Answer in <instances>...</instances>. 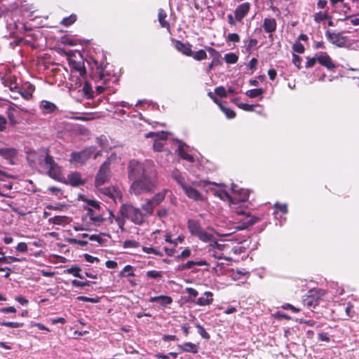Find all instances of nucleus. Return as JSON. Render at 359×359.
<instances>
[{
	"mask_svg": "<svg viewBox=\"0 0 359 359\" xmlns=\"http://www.w3.org/2000/svg\"><path fill=\"white\" fill-rule=\"evenodd\" d=\"M27 159L32 168L39 167L47 170L48 176L57 181L62 182L61 167L55 161L46 149L31 151L27 153Z\"/></svg>",
	"mask_w": 359,
	"mask_h": 359,
	"instance_id": "nucleus-1",
	"label": "nucleus"
},
{
	"mask_svg": "<svg viewBox=\"0 0 359 359\" xmlns=\"http://www.w3.org/2000/svg\"><path fill=\"white\" fill-rule=\"evenodd\" d=\"M156 170L147 171V175L136 179L130 185V191L135 195L152 192L156 187Z\"/></svg>",
	"mask_w": 359,
	"mask_h": 359,
	"instance_id": "nucleus-2",
	"label": "nucleus"
},
{
	"mask_svg": "<svg viewBox=\"0 0 359 359\" xmlns=\"http://www.w3.org/2000/svg\"><path fill=\"white\" fill-rule=\"evenodd\" d=\"M156 170L152 163L147 161L141 163L137 160L133 159L129 161L128 165V175L130 180H135L144 175H147V171Z\"/></svg>",
	"mask_w": 359,
	"mask_h": 359,
	"instance_id": "nucleus-3",
	"label": "nucleus"
},
{
	"mask_svg": "<svg viewBox=\"0 0 359 359\" xmlns=\"http://www.w3.org/2000/svg\"><path fill=\"white\" fill-rule=\"evenodd\" d=\"M119 212L121 216L130 219L135 224L142 225L144 222L145 214L131 204H123Z\"/></svg>",
	"mask_w": 359,
	"mask_h": 359,
	"instance_id": "nucleus-4",
	"label": "nucleus"
},
{
	"mask_svg": "<svg viewBox=\"0 0 359 359\" xmlns=\"http://www.w3.org/2000/svg\"><path fill=\"white\" fill-rule=\"evenodd\" d=\"M187 228L191 236L197 237L200 241L208 243L210 241L213 236L206 232L201 226L200 222L190 219L187 221Z\"/></svg>",
	"mask_w": 359,
	"mask_h": 359,
	"instance_id": "nucleus-5",
	"label": "nucleus"
},
{
	"mask_svg": "<svg viewBox=\"0 0 359 359\" xmlns=\"http://www.w3.org/2000/svg\"><path fill=\"white\" fill-rule=\"evenodd\" d=\"M110 164L111 160L107 158L100 167L95 179L96 187H99L109 181L111 176Z\"/></svg>",
	"mask_w": 359,
	"mask_h": 359,
	"instance_id": "nucleus-6",
	"label": "nucleus"
},
{
	"mask_svg": "<svg viewBox=\"0 0 359 359\" xmlns=\"http://www.w3.org/2000/svg\"><path fill=\"white\" fill-rule=\"evenodd\" d=\"M96 147H86L81 151L79 152H72L71 154V159L72 162H74L76 163H79L80 165L84 164L95 152Z\"/></svg>",
	"mask_w": 359,
	"mask_h": 359,
	"instance_id": "nucleus-7",
	"label": "nucleus"
},
{
	"mask_svg": "<svg viewBox=\"0 0 359 359\" xmlns=\"http://www.w3.org/2000/svg\"><path fill=\"white\" fill-rule=\"evenodd\" d=\"M324 292L321 290H311L303 298V304L309 309L316 308L319 304Z\"/></svg>",
	"mask_w": 359,
	"mask_h": 359,
	"instance_id": "nucleus-8",
	"label": "nucleus"
},
{
	"mask_svg": "<svg viewBox=\"0 0 359 359\" xmlns=\"http://www.w3.org/2000/svg\"><path fill=\"white\" fill-rule=\"evenodd\" d=\"M325 36L330 43L338 47H344L346 46L347 37L341 35V33H335L327 30L325 32Z\"/></svg>",
	"mask_w": 359,
	"mask_h": 359,
	"instance_id": "nucleus-9",
	"label": "nucleus"
},
{
	"mask_svg": "<svg viewBox=\"0 0 359 359\" xmlns=\"http://www.w3.org/2000/svg\"><path fill=\"white\" fill-rule=\"evenodd\" d=\"M317 60L320 65L325 67L330 71H333L337 67V65L326 52L317 53Z\"/></svg>",
	"mask_w": 359,
	"mask_h": 359,
	"instance_id": "nucleus-10",
	"label": "nucleus"
},
{
	"mask_svg": "<svg viewBox=\"0 0 359 359\" xmlns=\"http://www.w3.org/2000/svg\"><path fill=\"white\" fill-rule=\"evenodd\" d=\"M63 182L70 184L72 187H79L83 185L86 183V180L81 178V175L79 172H72L67 175V181H62Z\"/></svg>",
	"mask_w": 359,
	"mask_h": 359,
	"instance_id": "nucleus-11",
	"label": "nucleus"
},
{
	"mask_svg": "<svg viewBox=\"0 0 359 359\" xmlns=\"http://www.w3.org/2000/svg\"><path fill=\"white\" fill-rule=\"evenodd\" d=\"M172 41L174 43L175 49L179 52L188 57H190L191 55H193V50L191 49L192 45L191 43H184L182 41L177 39H172Z\"/></svg>",
	"mask_w": 359,
	"mask_h": 359,
	"instance_id": "nucleus-12",
	"label": "nucleus"
},
{
	"mask_svg": "<svg viewBox=\"0 0 359 359\" xmlns=\"http://www.w3.org/2000/svg\"><path fill=\"white\" fill-rule=\"evenodd\" d=\"M250 9V4L248 2L243 3L238 6L234 11V15L236 21L242 22L243 19L248 15Z\"/></svg>",
	"mask_w": 359,
	"mask_h": 359,
	"instance_id": "nucleus-13",
	"label": "nucleus"
},
{
	"mask_svg": "<svg viewBox=\"0 0 359 359\" xmlns=\"http://www.w3.org/2000/svg\"><path fill=\"white\" fill-rule=\"evenodd\" d=\"M167 12L163 8L158 10V21L161 28H164L169 34H172L171 27L169 21L168 20Z\"/></svg>",
	"mask_w": 359,
	"mask_h": 359,
	"instance_id": "nucleus-14",
	"label": "nucleus"
},
{
	"mask_svg": "<svg viewBox=\"0 0 359 359\" xmlns=\"http://www.w3.org/2000/svg\"><path fill=\"white\" fill-rule=\"evenodd\" d=\"M92 222L95 226H100L101 223L107 222L111 224L114 222V214L111 211H108V217H104L102 215H96L92 217Z\"/></svg>",
	"mask_w": 359,
	"mask_h": 359,
	"instance_id": "nucleus-15",
	"label": "nucleus"
},
{
	"mask_svg": "<svg viewBox=\"0 0 359 359\" xmlns=\"http://www.w3.org/2000/svg\"><path fill=\"white\" fill-rule=\"evenodd\" d=\"M183 191L187 196L191 199L194 201H203V199L201 194L189 184L184 187Z\"/></svg>",
	"mask_w": 359,
	"mask_h": 359,
	"instance_id": "nucleus-16",
	"label": "nucleus"
},
{
	"mask_svg": "<svg viewBox=\"0 0 359 359\" xmlns=\"http://www.w3.org/2000/svg\"><path fill=\"white\" fill-rule=\"evenodd\" d=\"M69 62L72 69L79 73L81 77L86 75V69L83 61H76L75 60L69 59Z\"/></svg>",
	"mask_w": 359,
	"mask_h": 359,
	"instance_id": "nucleus-17",
	"label": "nucleus"
},
{
	"mask_svg": "<svg viewBox=\"0 0 359 359\" xmlns=\"http://www.w3.org/2000/svg\"><path fill=\"white\" fill-rule=\"evenodd\" d=\"M260 219H261L258 217L253 216L251 215H247L245 218L243 219L241 222V227L240 228L241 229H248L250 226H251L254 225L255 224L257 223L258 222H259Z\"/></svg>",
	"mask_w": 359,
	"mask_h": 359,
	"instance_id": "nucleus-18",
	"label": "nucleus"
},
{
	"mask_svg": "<svg viewBox=\"0 0 359 359\" xmlns=\"http://www.w3.org/2000/svg\"><path fill=\"white\" fill-rule=\"evenodd\" d=\"M213 294L212 292H205L203 296L199 297L197 301L195 302L196 304L204 306L210 305L213 302Z\"/></svg>",
	"mask_w": 359,
	"mask_h": 359,
	"instance_id": "nucleus-19",
	"label": "nucleus"
},
{
	"mask_svg": "<svg viewBox=\"0 0 359 359\" xmlns=\"http://www.w3.org/2000/svg\"><path fill=\"white\" fill-rule=\"evenodd\" d=\"M277 23L274 18H266L264 20L263 28L266 33H273L276 30Z\"/></svg>",
	"mask_w": 359,
	"mask_h": 359,
	"instance_id": "nucleus-20",
	"label": "nucleus"
},
{
	"mask_svg": "<svg viewBox=\"0 0 359 359\" xmlns=\"http://www.w3.org/2000/svg\"><path fill=\"white\" fill-rule=\"evenodd\" d=\"M208 263L206 261L201 260V261H188L187 262L180 265L177 268L178 271H184L187 269H191L194 266H207Z\"/></svg>",
	"mask_w": 359,
	"mask_h": 359,
	"instance_id": "nucleus-21",
	"label": "nucleus"
},
{
	"mask_svg": "<svg viewBox=\"0 0 359 359\" xmlns=\"http://www.w3.org/2000/svg\"><path fill=\"white\" fill-rule=\"evenodd\" d=\"M35 90V86L31 83L25 84L20 94L23 98L27 100H31L33 97V93Z\"/></svg>",
	"mask_w": 359,
	"mask_h": 359,
	"instance_id": "nucleus-22",
	"label": "nucleus"
},
{
	"mask_svg": "<svg viewBox=\"0 0 359 359\" xmlns=\"http://www.w3.org/2000/svg\"><path fill=\"white\" fill-rule=\"evenodd\" d=\"M149 302H159L162 306H167L172 302V299L170 296L160 295L152 297L149 299Z\"/></svg>",
	"mask_w": 359,
	"mask_h": 359,
	"instance_id": "nucleus-23",
	"label": "nucleus"
},
{
	"mask_svg": "<svg viewBox=\"0 0 359 359\" xmlns=\"http://www.w3.org/2000/svg\"><path fill=\"white\" fill-rule=\"evenodd\" d=\"M177 347L181 351L184 352L196 353L198 351V345L191 342H186L183 345H178Z\"/></svg>",
	"mask_w": 359,
	"mask_h": 359,
	"instance_id": "nucleus-24",
	"label": "nucleus"
},
{
	"mask_svg": "<svg viewBox=\"0 0 359 359\" xmlns=\"http://www.w3.org/2000/svg\"><path fill=\"white\" fill-rule=\"evenodd\" d=\"M205 50L209 53V54L212 57V62H215L219 65H222V55L217 50L210 46H205Z\"/></svg>",
	"mask_w": 359,
	"mask_h": 359,
	"instance_id": "nucleus-25",
	"label": "nucleus"
},
{
	"mask_svg": "<svg viewBox=\"0 0 359 359\" xmlns=\"http://www.w3.org/2000/svg\"><path fill=\"white\" fill-rule=\"evenodd\" d=\"M16 150L13 148H1L0 149V156L6 159H11L16 156Z\"/></svg>",
	"mask_w": 359,
	"mask_h": 359,
	"instance_id": "nucleus-26",
	"label": "nucleus"
},
{
	"mask_svg": "<svg viewBox=\"0 0 359 359\" xmlns=\"http://www.w3.org/2000/svg\"><path fill=\"white\" fill-rule=\"evenodd\" d=\"M155 208L156 206L149 199H147V201L141 205V208L145 212V217L147 215H151Z\"/></svg>",
	"mask_w": 359,
	"mask_h": 359,
	"instance_id": "nucleus-27",
	"label": "nucleus"
},
{
	"mask_svg": "<svg viewBox=\"0 0 359 359\" xmlns=\"http://www.w3.org/2000/svg\"><path fill=\"white\" fill-rule=\"evenodd\" d=\"M166 193H167V190H163V191L155 194L154 196L149 200L156 207L164 201Z\"/></svg>",
	"mask_w": 359,
	"mask_h": 359,
	"instance_id": "nucleus-28",
	"label": "nucleus"
},
{
	"mask_svg": "<svg viewBox=\"0 0 359 359\" xmlns=\"http://www.w3.org/2000/svg\"><path fill=\"white\" fill-rule=\"evenodd\" d=\"M178 155L182 158L188 162L193 163L194 161V158L193 156L187 153L183 145H179L178 147Z\"/></svg>",
	"mask_w": 359,
	"mask_h": 359,
	"instance_id": "nucleus-29",
	"label": "nucleus"
},
{
	"mask_svg": "<svg viewBox=\"0 0 359 359\" xmlns=\"http://www.w3.org/2000/svg\"><path fill=\"white\" fill-rule=\"evenodd\" d=\"M41 107H42L43 112L47 114L51 113L57 109L55 104L46 100L42 101Z\"/></svg>",
	"mask_w": 359,
	"mask_h": 359,
	"instance_id": "nucleus-30",
	"label": "nucleus"
},
{
	"mask_svg": "<svg viewBox=\"0 0 359 359\" xmlns=\"http://www.w3.org/2000/svg\"><path fill=\"white\" fill-rule=\"evenodd\" d=\"M206 50L200 49L196 52L193 51V55L190 57H192L196 61H201L206 60L208 58V55L206 53Z\"/></svg>",
	"mask_w": 359,
	"mask_h": 359,
	"instance_id": "nucleus-31",
	"label": "nucleus"
},
{
	"mask_svg": "<svg viewBox=\"0 0 359 359\" xmlns=\"http://www.w3.org/2000/svg\"><path fill=\"white\" fill-rule=\"evenodd\" d=\"M68 219H69V217L67 216L57 215V216L50 218L48 219V221L50 223L60 225V224H62L65 223H67Z\"/></svg>",
	"mask_w": 359,
	"mask_h": 359,
	"instance_id": "nucleus-32",
	"label": "nucleus"
},
{
	"mask_svg": "<svg viewBox=\"0 0 359 359\" xmlns=\"http://www.w3.org/2000/svg\"><path fill=\"white\" fill-rule=\"evenodd\" d=\"M264 93V90L262 88H255L247 90L245 92V95L250 98H255L257 97H262Z\"/></svg>",
	"mask_w": 359,
	"mask_h": 359,
	"instance_id": "nucleus-33",
	"label": "nucleus"
},
{
	"mask_svg": "<svg viewBox=\"0 0 359 359\" xmlns=\"http://www.w3.org/2000/svg\"><path fill=\"white\" fill-rule=\"evenodd\" d=\"M172 177L182 189L188 184H187L184 177L178 172H173Z\"/></svg>",
	"mask_w": 359,
	"mask_h": 359,
	"instance_id": "nucleus-34",
	"label": "nucleus"
},
{
	"mask_svg": "<svg viewBox=\"0 0 359 359\" xmlns=\"http://www.w3.org/2000/svg\"><path fill=\"white\" fill-rule=\"evenodd\" d=\"M77 20L76 14H71L69 16L64 18L61 21V25L65 27H69L74 24Z\"/></svg>",
	"mask_w": 359,
	"mask_h": 359,
	"instance_id": "nucleus-35",
	"label": "nucleus"
},
{
	"mask_svg": "<svg viewBox=\"0 0 359 359\" xmlns=\"http://www.w3.org/2000/svg\"><path fill=\"white\" fill-rule=\"evenodd\" d=\"M95 65H96V74H98L99 80H102L104 77V74L103 73V70L106 68V65L103 62L98 64L97 60H93Z\"/></svg>",
	"mask_w": 359,
	"mask_h": 359,
	"instance_id": "nucleus-36",
	"label": "nucleus"
},
{
	"mask_svg": "<svg viewBox=\"0 0 359 359\" xmlns=\"http://www.w3.org/2000/svg\"><path fill=\"white\" fill-rule=\"evenodd\" d=\"M224 59L227 64H236L238 60V56L234 53L224 55Z\"/></svg>",
	"mask_w": 359,
	"mask_h": 359,
	"instance_id": "nucleus-37",
	"label": "nucleus"
},
{
	"mask_svg": "<svg viewBox=\"0 0 359 359\" xmlns=\"http://www.w3.org/2000/svg\"><path fill=\"white\" fill-rule=\"evenodd\" d=\"M214 195L223 201H226V200L231 201V196L225 190L215 191Z\"/></svg>",
	"mask_w": 359,
	"mask_h": 359,
	"instance_id": "nucleus-38",
	"label": "nucleus"
},
{
	"mask_svg": "<svg viewBox=\"0 0 359 359\" xmlns=\"http://www.w3.org/2000/svg\"><path fill=\"white\" fill-rule=\"evenodd\" d=\"M119 276H135L133 273V267L130 265H126L123 271H121L119 273Z\"/></svg>",
	"mask_w": 359,
	"mask_h": 359,
	"instance_id": "nucleus-39",
	"label": "nucleus"
},
{
	"mask_svg": "<svg viewBox=\"0 0 359 359\" xmlns=\"http://www.w3.org/2000/svg\"><path fill=\"white\" fill-rule=\"evenodd\" d=\"M0 325L8 327H11V328H18V327H23L24 323H19V322L1 321Z\"/></svg>",
	"mask_w": 359,
	"mask_h": 359,
	"instance_id": "nucleus-40",
	"label": "nucleus"
},
{
	"mask_svg": "<svg viewBox=\"0 0 359 359\" xmlns=\"http://www.w3.org/2000/svg\"><path fill=\"white\" fill-rule=\"evenodd\" d=\"M191 255V250L189 248H186L180 255L175 257L177 261L184 260Z\"/></svg>",
	"mask_w": 359,
	"mask_h": 359,
	"instance_id": "nucleus-41",
	"label": "nucleus"
},
{
	"mask_svg": "<svg viewBox=\"0 0 359 359\" xmlns=\"http://www.w3.org/2000/svg\"><path fill=\"white\" fill-rule=\"evenodd\" d=\"M146 276L147 278H149L160 279L162 278L163 274H162V271L151 270V271H148L146 273Z\"/></svg>",
	"mask_w": 359,
	"mask_h": 359,
	"instance_id": "nucleus-42",
	"label": "nucleus"
},
{
	"mask_svg": "<svg viewBox=\"0 0 359 359\" xmlns=\"http://www.w3.org/2000/svg\"><path fill=\"white\" fill-rule=\"evenodd\" d=\"M126 217H123V216L121 217H115L114 215V220H115V222H116L118 226V229L122 231H125V228H124V225H125V223H126Z\"/></svg>",
	"mask_w": 359,
	"mask_h": 359,
	"instance_id": "nucleus-43",
	"label": "nucleus"
},
{
	"mask_svg": "<svg viewBox=\"0 0 359 359\" xmlns=\"http://www.w3.org/2000/svg\"><path fill=\"white\" fill-rule=\"evenodd\" d=\"M314 21L316 22H320L326 19H327L329 18V15H328V13L327 12H325V13H322V12H318V13H315L314 15Z\"/></svg>",
	"mask_w": 359,
	"mask_h": 359,
	"instance_id": "nucleus-44",
	"label": "nucleus"
},
{
	"mask_svg": "<svg viewBox=\"0 0 359 359\" xmlns=\"http://www.w3.org/2000/svg\"><path fill=\"white\" fill-rule=\"evenodd\" d=\"M226 115L228 118H233L236 117V112L230 108H227L225 106H220L219 108Z\"/></svg>",
	"mask_w": 359,
	"mask_h": 359,
	"instance_id": "nucleus-45",
	"label": "nucleus"
},
{
	"mask_svg": "<svg viewBox=\"0 0 359 359\" xmlns=\"http://www.w3.org/2000/svg\"><path fill=\"white\" fill-rule=\"evenodd\" d=\"M142 251L147 254H154L160 257L163 256L162 252L152 247H142Z\"/></svg>",
	"mask_w": 359,
	"mask_h": 359,
	"instance_id": "nucleus-46",
	"label": "nucleus"
},
{
	"mask_svg": "<svg viewBox=\"0 0 359 359\" xmlns=\"http://www.w3.org/2000/svg\"><path fill=\"white\" fill-rule=\"evenodd\" d=\"M81 271V270L80 267H79L77 266H73L71 268L67 269V272L69 273L72 274L75 277H77L79 278H83V277L80 273Z\"/></svg>",
	"mask_w": 359,
	"mask_h": 359,
	"instance_id": "nucleus-47",
	"label": "nucleus"
},
{
	"mask_svg": "<svg viewBox=\"0 0 359 359\" xmlns=\"http://www.w3.org/2000/svg\"><path fill=\"white\" fill-rule=\"evenodd\" d=\"M257 40L256 39H250L249 41H248V45H247V47H246V52L249 54H250L252 51V50H254L257 45Z\"/></svg>",
	"mask_w": 359,
	"mask_h": 359,
	"instance_id": "nucleus-48",
	"label": "nucleus"
},
{
	"mask_svg": "<svg viewBox=\"0 0 359 359\" xmlns=\"http://www.w3.org/2000/svg\"><path fill=\"white\" fill-rule=\"evenodd\" d=\"M196 327L198 328V334L201 336V337L205 339H210V335L208 332H206L205 328L201 325L196 324Z\"/></svg>",
	"mask_w": 359,
	"mask_h": 359,
	"instance_id": "nucleus-49",
	"label": "nucleus"
},
{
	"mask_svg": "<svg viewBox=\"0 0 359 359\" xmlns=\"http://www.w3.org/2000/svg\"><path fill=\"white\" fill-rule=\"evenodd\" d=\"M237 107L245 111H253L255 107H259V104H249L246 103L237 104Z\"/></svg>",
	"mask_w": 359,
	"mask_h": 359,
	"instance_id": "nucleus-50",
	"label": "nucleus"
},
{
	"mask_svg": "<svg viewBox=\"0 0 359 359\" xmlns=\"http://www.w3.org/2000/svg\"><path fill=\"white\" fill-rule=\"evenodd\" d=\"M83 91L88 98L93 97V92L92 90L91 86L88 81L84 83L83 86Z\"/></svg>",
	"mask_w": 359,
	"mask_h": 359,
	"instance_id": "nucleus-51",
	"label": "nucleus"
},
{
	"mask_svg": "<svg viewBox=\"0 0 359 359\" xmlns=\"http://www.w3.org/2000/svg\"><path fill=\"white\" fill-rule=\"evenodd\" d=\"M123 246L125 248H136L140 246V243L134 240H126L123 242Z\"/></svg>",
	"mask_w": 359,
	"mask_h": 359,
	"instance_id": "nucleus-52",
	"label": "nucleus"
},
{
	"mask_svg": "<svg viewBox=\"0 0 359 359\" xmlns=\"http://www.w3.org/2000/svg\"><path fill=\"white\" fill-rule=\"evenodd\" d=\"M76 299L79 301H83L86 302H90V303H97L100 302L99 297H88L86 296H79L76 297Z\"/></svg>",
	"mask_w": 359,
	"mask_h": 359,
	"instance_id": "nucleus-53",
	"label": "nucleus"
},
{
	"mask_svg": "<svg viewBox=\"0 0 359 359\" xmlns=\"http://www.w3.org/2000/svg\"><path fill=\"white\" fill-rule=\"evenodd\" d=\"M317 62V54H316L315 57H307L305 67L306 69L311 68L316 65Z\"/></svg>",
	"mask_w": 359,
	"mask_h": 359,
	"instance_id": "nucleus-54",
	"label": "nucleus"
},
{
	"mask_svg": "<svg viewBox=\"0 0 359 359\" xmlns=\"http://www.w3.org/2000/svg\"><path fill=\"white\" fill-rule=\"evenodd\" d=\"M215 93L220 97H226L227 93L224 86H219L215 89Z\"/></svg>",
	"mask_w": 359,
	"mask_h": 359,
	"instance_id": "nucleus-55",
	"label": "nucleus"
},
{
	"mask_svg": "<svg viewBox=\"0 0 359 359\" xmlns=\"http://www.w3.org/2000/svg\"><path fill=\"white\" fill-rule=\"evenodd\" d=\"M14 109H9L7 115L9 120V122L11 125L14 126L17 123L16 118L14 114Z\"/></svg>",
	"mask_w": 359,
	"mask_h": 359,
	"instance_id": "nucleus-56",
	"label": "nucleus"
},
{
	"mask_svg": "<svg viewBox=\"0 0 359 359\" xmlns=\"http://www.w3.org/2000/svg\"><path fill=\"white\" fill-rule=\"evenodd\" d=\"M67 241L69 244H78L81 246H86L88 245V241H86L78 240V239L72 238H67Z\"/></svg>",
	"mask_w": 359,
	"mask_h": 359,
	"instance_id": "nucleus-57",
	"label": "nucleus"
},
{
	"mask_svg": "<svg viewBox=\"0 0 359 359\" xmlns=\"http://www.w3.org/2000/svg\"><path fill=\"white\" fill-rule=\"evenodd\" d=\"M164 144L158 140L155 139L153 144V149L155 151H162L163 150Z\"/></svg>",
	"mask_w": 359,
	"mask_h": 359,
	"instance_id": "nucleus-58",
	"label": "nucleus"
},
{
	"mask_svg": "<svg viewBox=\"0 0 359 359\" xmlns=\"http://www.w3.org/2000/svg\"><path fill=\"white\" fill-rule=\"evenodd\" d=\"M292 49L298 53H303L305 50L304 45L300 42L295 43L292 46Z\"/></svg>",
	"mask_w": 359,
	"mask_h": 359,
	"instance_id": "nucleus-59",
	"label": "nucleus"
},
{
	"mask_svg": "<svg viewBox=\"0 0 359 359\" xmlns=\"http://www.w3.org/2000/svg\"><path fill=\"white\" fill-rule=\"evenodd\" d=\"M302 57L296 54H292V62L297 67L298 69L302 68Z\"/></svg>",
	"mask_w": 359,
	"mask_h": 359,
	"instance_id": "nucleus-60",
	"label": "nucleus"
},
{
	"mask_svg": "<svg viewBox=\"0 0 359 359\" xmlns=\"http://www.w3.org/2000/svg\"><path fill=\"white\" fill-rule=\"evenodd\" d=\"M281 307L285 310H290L292 312L295 313H299L301 311L299 308H297L288 303L284 304Z\"/></svg>",
	"mask_w": 359,
	"mask_h": 359,
	"instance_id": "nucleus-61",
	"label": "nucleus"
},
{
	"mask_svg": "<svg viewBox=\"0 0 359 359\" xmlns=\"http://www.w3.org/2000/svg\"><path fill=\"white\" fill-rule=\"evenodd\" d=\"M227 41L238 43L240 41V36L236 33H231L227 36Z\"/></svg>",
	"mask_w": 359,
	"mask_h": 359,
	"instance_id": "nucleus-62",
	"label": "nucleus"
},
{
	"mask_svg": "<svg viewBox=\"0 0 359 359\" xmlns=\"http://www.w3.org/2000/svg\"><path fill=\"white\" fill-rule=\"evenodd\" d=\"M90 281L86 280V281H79L77 280H73L72 283L75 287H83L85 286H89L90 285Z\"/></svg>",
	"mask_w": 359,
	"mask_h": 359,
	"instance_id": "nucleus-63",
	"label": "nucleus"
},
{
	"mask_svg": "<svg viewBox=\"0 0 359 359\" xmlns=\"http://www.w3.org/2000/svg\"><path fill=\"white\" fill-rule=\"evenodd\" d=\"M89 240L92 241H96L100 245H103L104 243L106 241V240L101 238L100 235H95V234L90 235V236H89Z\"/></svg>",
	"mask_w": 359,
	"mask_h": 359,
	"instance_id": "nucleus-64",
	"label": "nucleus"
}]
</instances>
